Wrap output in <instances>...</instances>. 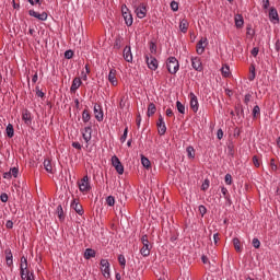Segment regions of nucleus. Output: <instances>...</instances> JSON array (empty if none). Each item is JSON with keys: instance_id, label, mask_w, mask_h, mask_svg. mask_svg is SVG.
I'll list each match as a JSON object with an SVG mask.
<instances>
[{"instance_id": "51", "label": "nucleus", "mask_w": 280, "mask_h": 280, "mask_svg": "<svg viewBox=\"0 0 280 280\" xmlns=\"http://www.w3.org/2000/svg\"><path fill=\"white\" fill-rule=\"evenodd\" d=\"M209 189V179H205V182L201 185V190L207 191Z\"/></svg>"}, {"instance_id": "58", "label": "nucleus", "mask_w": 280, "mask_h": 280, "mask_svg": "<svg viewBox=\"0 0 280 280\" xmlns=\"http://www.w3.org/2000/svg\"><path fill=\"white\" fill-rule=\"evenodd\" d=\"M270 167H271L272 172H277V164L275 163V159L270 160Z\"/></svg>"}, {"instance_id": "28", "label": "nucleus", "mask_w": 280, "mask_h": 280, "mask_svg": "<svg viewBox=\"0 0 280 280\" xmlns=\"http://www.w3.org/2000/svg\"><path fill=\"white\" fill-rule=\"evenodd\" d=\"M5 132L7 137H9V139H12V137H14V126L12 124H9L5 128Z\"/></svg>"}, {"instance_id": "12", "label": "nucleus", "mask_w": 280, "mask_h": 280, "mask_svg": "<svg viewBox=\"0 0 280 280\" xmlns=\"http://www.w3.org/2000/svg\"><path fill=\"white\" fill-rule=\"evenodd\" d=\"M191 66H192V69H195V71H202L203 68H202V61H200V58L199 57H192L191 58Z\"/></svg>"}, {"instance_id": "53", "label": "nucleus", "mask_w": 280, "mask_h": 280, "mask_svg": "<svg viewBox=\"0 0 280 280\" xmlns=\"http://www.w3.org/2000/svg\"><path fill=\"white\" fill-rule=\"evenodd\" d=\"M199 213L202 215V218L205 217V214L207 213V207H205L203 205L199 206Z\"/></svg>"}, {"instance_id": "19", "label": "nucleus", "mask_w": 280, "mask_h": 280, "mask_svg": "<svg viewBox=\"0 0 280 280\" xmlns=\"http://www.w3.org/2000/svg\"><path fill=\"white\" fill-rule=\"evenodd\" d=\"M79 86H82V80L77 77L72 81V85L70 88V93H75V91H78Z\"/></svg>"}, {"instance_id": "23", "label": "nucleus", "mask_w": 280, "mask_h": 280, "mask_svg": "<svg viewBox=\"0 0 280 280\" xmlns=\"http://www.w3.org/2000/svg\"><path fill=\"white\" fill-rule=\"evenodd\" d=\"M203 43H207V38H201L197 43V54H198V56H202V54H205V46H202Z\"/></svg>"}, {"instance_id": "50", "label": "nucleus", "mask_w": 280, "mask_h": 280, "mask_svg": "<svg viewBox=\"0 0 280 280\" xmlns=\"http://www.w3.org/2000/svg\"><path fill=\"white\" fill-rule=\"evenodd\" d=\"M225 183L228 185H233V176H231L229 173L225 175Z\"/></svg>"}, {"instance_id": "39", "label": "nucleus", "mask_w": 280, "mask_h": 280, "mask_svg": "<svg viewBox=\"0 0 280 280\" xmlns=\"http://www.w3.org/2000/svg\"><path fill=\"white\" fill-rule=\"evenodd\" d=\"M118 264H120L121 268H126V257L122 254L118 255Z\"/></svg>"}, {"instance_id": "24", "label": "nucleus", "mask_w": 280, "mask_h": 280, "mask_svg": "<svg viewBox=\"0 0 280 280\" xmlns=\"http://www.w3.org/2000/svg\"><path fill=\"white\" fill-rule=\"evenodd\" d=\"M140 156L143 167H145V170H150V167H152V163L150 162V160L143 154H141Z\"/></svg>"}, {"instance_id": "56", "label": "nucleus", "mask_w": 280, "mask_h": 280, "mask_svg": "<svg viewBox=\"0 0 280 280\" xmlns=\"http://www.w3.org/2000/svg\"><path fill=\"white\" fill-rule=\"evenodd\" d=\"M36 95L37 97H45V92L40 91V89L36 86Z\"/></svg>"}, {"instance_id": "38", "label": "nucleus", "mask_w": 280, "mask_h": 280, "mask_svg": "<svg viewBox=\"0 0 280 280\" xmlns=\"http://www.w3.org/2000/svg\"><path fill=\"white\" fill-rule=\"evenodd\" d=\"M25 270H27V262L20 264V275L21 277H25Z\"/></svg>"}, {"instance_id": "44", "label": "nucleus", "mask_w": 280, "mask_h": 280, "mask_svg": "<svg viewBox=\"0 0 280 280\" xmlns=\"http://www.w3.org/2000/svg\"><path fill=\"white\" fill-rule=\"evenodd\" d=\"M9 172H11V176H13V178H19V167H12Z\"/></svg>"}, {"instance_id": "7", "label": "nucleus", "mask_w": 280, "mask_h": 280, "mask_svg": "<svg viewBox=\"0 0 280 280\" xmlns=\"http://www.w3.org/2000/svg\"><path fill=\"white\" fill-rule=\"evenodd\" d=\"M145 62L151 71H156V69H159V60H156L153 56L149 57L145 55Z\"/></svg>"}, {"instance_id": "31", "label": "nucleus", "mask_w": 280, "mask_h": 280, "mask_svg": "<svg viewBox=\"0 0 280 280\" xmlns=\"http://www.w3.org/2000/svg\"><path fill=\"white\" fill-rule=\"evenodd\" d=\"M233 245H234L236 253H242V243L240 242V238L234 237Z\"/></svg>"}, {"instance_id": "62", "label": "nucleus", "mask_w": 280, "mask_h": 280, "mask_svg": "<svg viewBox=\"0 0 280 280\" xmlns=\"http://www.w3.org/2000/svg\"><path fill=\"white\" fill-rule=\"evenodd\" d=\"M217 137H218L219 140H221L222 137H224V131H222V129H219V130L217 131Z\"/></svg>"}, {"instance_id": "54", "label": "nucleus", "mask_w": 280, "mask_h": 280, "mask_svg": "<svg viewBox=\"0 0 280 280\" xmlns=\"http://www.w3.org/2000/svg\"><path fill=\"white\" fill-rule=\"evenodd\" d=\"M252 56H254V58H257V56L259 55V48L258 47H254L250 51Z\"/></svg>"}, {"instance_id": "32", "label": "nucleus", "mask_w": 280, "mask_h": 280, "mask_svg": "<svg viewBox=\"0 0 280 280\" xmlns=\"http://www.w3.org/2000/svg\"><path fill=\"white\" fill-rule=\"evenodd\" d=\"M82 119L84 124H89V121H91V113H89V109L83 110Z\"/></svg>"}, {"instance_id": "42", "label": "nucleus", "mask_w": 280, "mask_h": 280, "mask_svg": "<svg viewBox=\"0 0 280 280\" xmlns=\"http://www.w3.org/2000/svg\"><path fill=\"white\" fill-rule=\"evenodd\" d=\"M120 163H121V161L119 160V158H117V155H113L112 156V165H113V167H116Z\"/></svg>"}, {"instance_id": "46", "label": "nucleus", "mask_w": 280, "mask_h": 280, "mask_svg": "<svg viewBox=\"0 0 280 280\" xmlns=\"http://www.w3.org/2000/svg\"><path fill=\"white\" fill-rule=\"evenodd\" d=\"M126 139H128V127L125 128L124 133L120 137L121 143H125Z\"/></svg>"}, {"instance_id": "41", "label": "nucleus", "mask_w": 280, "mask_h": 280, "mask_svg": "<svg viewBox=\"0 0 280 280\" xmlns=\"http://www.w3.org/2000/svg\"><path fill=\"white\" fill-rule=\"evenodd\" d=\"M149 49H150V52H151V54H156V49H158L156 43L150 42V43H149Z\"/></svg>"}, {"instance_id": "26", "label": "nucleus", "mask_w": 280, "mask_h": 280, "mask_svg": "<svg viewBox=\"0 0 280 280\" xmlns=\"http://www.w3.org/2000/svg\"><path fill=\"white\" fill-rule=\"evenodd\" d=\"M156 113V105L154 103H150L148 106L147 115L148 117H152Z\"/></svg>"}, {"instance_id": "57", "label": "nucleus", "mask_w": 280, "mask_h": 280, "mask_svg": "<svg viewBox=\"0 0 280 280\" xmlns=\"http://www.w3.org/2000/svg\"><path fill=\"white\" fill-rule=\"evenodd\" d=\"M262 3L264 10H268L270 8V0H262Z\"/></svg>"}, {"instance_id": "3", "label": "nucleus", "mask_w": 280, "mask_h": 280, "mask_svg": "<svg viewBox=\"0 0 280 280\" xmlns=\"http://www.w3.org/2000/svg\"><path fill=\"white\" fill-rule=\"evenodd\" d=\"M141 242L143 244L142 248L140 249L141 256L149 257L152 246H150V241L148 240V235H143L141 237Z\"/></svg>"}, {"instance_id": "22", "label": "nucleus", "mask_w": 280, "mask_h": 280, "mask_svg": "<svg viewBox=\"0 0 280 280\" xmlns=\"http://www.w3.org/2000/svg\"><path fill=\"white\" fill-rule=\"evenodd\" d=\"M179 30L183 34H187V30H189V22L187 19H183L179 23Z\"/></svg>"}, {"instance_id": "61", "label": "nucleus", "mask_w": 280, "mask_h": 280, "mask_svg": "<svg viewBox=\"0 0 280 280\" xmlns=\"http://www.w3.org/2000/svg\"><path fill=\"white\" fill-rule=\"evenodd\" d=\"M5 228L7 229H14V222H12V220H8L5 223Z\"/></svg>"}, {"instance_id": "59", "label": "nucleus", "mask_w": 280, "mask_h": 280, "mask_svg": "<svg viewBox=\"0 0 280 280\" xmlns=\"http://www.w3.org/2000/svg\"><path fill=\"white\" fill-rule=\"evenodd\" d=\"M246 30H247L246 34H247L248 36H254V35H255V31H253V28L250 27V25H248V26L246 27Z\"/></svg>"}, {"instance_id": "60", "label": "nucleus", "mask_w": 280, "mask_h": 280, "mask_svg": "<svg viewBox=\"0 0 280 280\" xmlns=\"http://www.w3.org/2000/svg\"><path fill=\"white\" fill-rule=\"evenodd\" d=\"M0 200H1V202H7V201H8V194L2 192V194L0 195Z\"/></svg>"}, {"instance_id": "49", "label": "nucleus", "mask_w": 280, "mask_h": 280, "mask_svg": "<svg viewBox=\"0 0 280 280\" xmlns=\"http://www.w3.org/2000/svg\"><path fill=\"white\" fill-rule=\"evenodd\" d=\"M171 9L173 10V12H178V2L173 0L171 2Z\"/></svg>"}, {"instance_id": "11", "label": "nucleus", "mask_w": 280, "mask_h": 280, "mask_svg": "<svg viewBox=\"0 0 280 280\" xmlns=\"http://www.w3.org/2000/svg\"><path fill=\"white\" fill-rule=\"evenodd\" d=\"M4 255H5V261H7V266L9 268H12L13 264H14V256H12V249L7 248L4 250Z\"/></svg>"}, {"instance_id": "43", "label": "nucleus", "mask_w": 280, "mask_h": 280, "mask_svg": "<svg viewBox=\"0 0 280 280\" xmlns=\"http://www.w3.org/2000/svg\"><path fill=\"white\" fill-rule=\"evenodd\" d=\"M106 202H107L108 207H115V197L108 196L106 198Z\"/></svg>"}, {"instance_id": "10", "label": "nucleus", "mask_w": 280, "mask_h": 280, "mask_svg": "<svg viewBox=\"0 0 280 280\" xmlns=\"http://www.w3.org/2000/svg\"><path fill=\"white\" fill-rule=\"evenodd\" d=\"M30 16H34V19H38V21H47V12L38 13L34 10L28 11Z\"/></svg>"}, {"instance_id": "6", "label": "nucleus", "mask_w": 280, "mask_h": 280, "mask_svg": "<svg viewBox=\"0 0 280 280\" xmlns=\"http://www.w3.org/2000/svg\"><path fill=\"white\" fill-rule=\"evenodd\" d=\"M79 189L82 192H89L91 191V183H89V175H85L82 179L81 183H79Z\"/></svg>"}, {"instance_id": "4", "label": "nucleus", "mask_w": 280, "mask_h": 280, "mask_svg": "<svg viewBox=\"0 0 280 280\" xmlns=\"http://www.w3.org/2000/svg\"><path fill=\"white\" fill-rule=\"evenodd\" d=\"M101 270L105 279H110V262L106 259L101 260Z\"/></svg>"}, {"instance_id": "9", "label": "nucleus", "mask_w": 280, "mask_h": 280, "mask_svg": "<svg viewBox=\"0 0 280 280\" xmlns=\"http://www.w3.org/2000/svg\"><path fill=\"white\" fill-rule=\"evenodd\" d=\"M269 21H271V23H279V12H277L275 7L269 9Z\"/></svg>"}, {"instance_id": "55", "label": "nucleus", "mask_w": 280, "mask_h": 280, "mask_svg": "<svg viewBox=\"0 0 280 280\" xmlns=\"http://www.w3.org/2000/svg\"><path fill=\"white\" fill-rule=\"evenodd\" d=\"M213 242H214V246H218V243L220 242V233H215L213 235Z\"/></svg>"}, {"instance_id": "18", "label": "nucleus", "mask_w": 280, "mask_h": 280, "mask_svg": "<svg viewBox=\"0 0 280 280\" xmlns=\"http://www.w3.org/2000/svg\"><path fill=\"white\" fill-rule=\"evenodd\" d=\"M190 108L194 113H198V97L194 93H190Z\"/></svg>"}, {"instance_id": "13", "label": "nucleus", "mask_w": 280, "mask_h": 280, "mask_svg": "<svg viewBox=\"0 0 280 280\" xmlns=\"http://www.w3.org/2000/svg\"><path fill=\"white\" fill-rule=\"evenodd\" d=\"M71 209H73L78 215H84V208L80 202L75 201V199L71 202Z\"/></svg>"}, {"instance_id": "25", "label": "nucleus", "mask_w": 280, "mask_h": 280, "mask_svg": "<svg viewBox=\"0 0 280 280\" xmlns=\"http://www.w3.org/2000/svg\"><path fill=\"white\" fill-rule=\"evenodd\" d=\"M234 108L236 116L244 117V107L242 106V103L236 104Z\"/></svg>"}, {"instance_id": "33", "label": "nucleus", "mask_w": 280, "mask_h": 280, "mask_svg": "<svg viewBox=\"0 0 280 280\" xmlns=\"http://www.w3.org/2000/svg\"><path fill=\"white\" fill-rule=\"evenodd\" d=\"M44 167H45L46 172L51 174L54 172V167L51 166V160H45Z\"/></svg>"}, {"instance_id": "40", "label": "nucleus", "mask_w": 280, "mask_h": 280, "mask_svg": "<svg viewBox=\"0 0 280 280\" xmlns=\"http://www.w3.org/2000/svg\"><path fill=\"white\" fill-rule=\"evenodd\" d=\"M221 191H222L223 197L225 198V200H228V202H231V197H229V189H226V187H222Z\"/></svg>"}, {"instance_id": "29", "label": "nucleus", "mask_w": 280, "mask_h": 280, "mask_svg": "<svg viewBox=\"0 0 280 280\" xmlns=\"http://www.w3.org/2000/svg\"><path fill=\"white\" fill-rule=\"evenodd\" d=\"M57 215H58L60 222H65V210L62 209V205H59L57 207Z\"/></svg>"}, {"instance_id": "17", "label": "nucleus", "mask_w": 280, "mask_h": 280, "mask_svg": "<svg viewBox=\"0 0 280 280\" xmlns=\"http://www.w3.org/2000/svg\"><path fill=\"white\" fill-rule=\"evenodd\" d=\"M122 56L126 60V62H132V50L130 46H126L122 51Z\"/></svg>"}, {"instance_id": "5", "label": "nucleus", "mask_w": 280, "mask_h": 280, "mask_svg": "<svg viewBox=\"0 0 280 280\" xmlns=\"http://www.w3.org/2000/svg\"><path fill=\"white\" fill-rule=\"evenodd\" d=\"M158 132L161 137L167 132V127L165 126V120L163 119V115H159V119L156 122Z\"/></svg>"}, {"instance_id": "16", "label": "nucleus", "mask_w": 280, "mask_h": 280, "mask_svg": "<svg viewBox=\"0 0 280 280\" xmlns=\"http://www.w3.org/2000/svg\"><path fill=\"white\" fill-rule=\"evenodd\" d=\"M22 119L26 126H32V113H30L27 109L23 110Z\"/></svg>"}, {"instance_id": "14", "label": "nucleus", "mask_w": 280, "mask_h": 280, "mask_svg": "<svg viewBox=\"0 0 280 280\" xmlns=\"http://www.w3.org/2000/svg\"><path fill=\"white\" fill-rule=\"evenodd\" d=\"M92 132H93V129H92L91 125L83 129L82 137H83L85 143H89V141H91Z\"/></svg>"}, {"instance_id": "48", "label": "nucleus", "mask_w": 280, "mask_h": 280, "mask_svg": "<svg viewBox=\"0 0 280 280\" xmlns=\"http://www.w3.org/2000/svg\"><path fill=\"white\" fill-rule=\"evenodd\" d=\"M65 58L67 60H71V58H73V50H66L65 51Z\"/></svg>"}, {"instance_id": "1", "label": "nucleus", "mask_w": 280, "mask_h": 280, "mask_svg": "<svg viewBox=\"0 0 280 280\" xmlns=\"http://www.w3.org/2000/svg\"><path fill=\"white\" fill-rule=\"evenodd\" d=\"M166 69L168 73H172V75H176V73L178 72V69H180L178 59H176V57H168L166 60Z\"/></svg>"}, {"instance_id": "15", "label": "nucleus", "mask_w": 280, "mask_h": 280, "mask_svg": "<svg viewBox=\"0 0 280 280\" xmlns=\"http://www.w3.org/2000/svg\"><path fill=\"white\" fill-rule=\"evenodd\" d=\"M108 82H110V84L113 86H117V84H118V82H117V70H115V69L109 70Z\"/></svg>"}, {"instance_id": "52", "label": "nucleus", "mask_w": 280, "mask_h": 280, "mask_svg": "<svg viewBox=\"0 0 280 280\" xmlns=\"http://www.w3.org/2000/svg\"><path fill=\"white\" fill-rule=\"evenodd\" d=\"M253 163L255 165V167H260V163H259V158L257 155L253 156Z\"/></svg>"}, {"instance_id": "63", "label": "nucleus", "mask_w": 280, "mask_h": 280, "mask_svg": "<svg viewBox=\"0 0 280 280\" xmlns=\"http://www.w3.org/2000/svg\"><path fill=\"white\" fill-rule=\"evenodd\" d=\"M250 97H253L252 94H246V95H245L244 103H245L246 105H248V102H250Z\"/></svg>"}, {"instance_id": "8", "label": "nucleus", "mask_w": 280, "mask_h": 280, "mask_svg": "<svg viewBox=\"0 0 280 280\" xmlns=\"http://www.w3.org/2000/svg\"><path fill=\"white\" fill-rule=\"evenodd\" d=\"M94 115L95 119H97L98 121H104V110H102V105H94Z\"/></svg>"}, {"instance_id": "45", "label": "nucleus", "mask_w": 280, "mask_h": 280, "mask_svg": "<svg viewBox=\"0 0 280 280\" xmlns=\"http://www.w3.org/2000/svg\"><path fill=\"white\" fill-rule=\"evenodd\" d=\"M114 167H115L117 174H120V175L124 174V164H121V162Z\"/></svg>"}, {"instance_id": "36", "label": "nucleus", "mask_w": 280, "mask_h": 280, "mask_svg": "<svg viewBox=\"0 0 280 280\" xmlns=\"http://www.w3.org/2000/svg\"><path fill=\"white\" fill-rule=\"evenodd\" d=\"M249 77H248V80H249V82H253V80H255V77H256V74H255V65H252L250 67H249Z\"/></svg>"}, {"instance_id": "37", "label": "nucleus", "mask_w": 280, "mask_h": 280, "mask_svg": "<svg viewBox=\"0 0 280 280\" xmlns=\"http://www.w3.org/2000/svg\"><path fill=\"white\" fill-rule=\"evenodd\" d=\"M176 108H177L178 113H180V115H185V105H183V103H180V101L176 102Z\"/></svg>"}, {"instance_id": "27", "label": "nucleus", "mask_w": 280, "mask_h": 280, "mask_svg": "<svg viewBox=\"0 0 280 280\" xmlns=\"http://www.w3.org/2000/svg\"><path fill=\"white\" fill-rule=\"evenodd\" d=\"M96 253L95 249L93 248H86L84 252V258L85 259H91L92 257H95Z\"/></svg>"}, {"instance_id": "47", "label": "nucleus", "mask_w": 280, "mask_h": 280, "mask_svg": "<svg viewBox=\"0 0 280 280\" xmlns=\"http://www.w3.org/2000/svg\"><path fill=\"white\" fill-rule=\"evenodd\" d=\"M252 244L254 248H260L261 242H259V238H253Z\"/></svg>"}, {"instance_id": "2", "label": "nucleus", "mask_w": 280, "mask_h": 280, "mask_svg": "<svg viewBox=\"0 0 280 280\" xmlns=\"http://www.w3.org/2000/svg\"><path fill=\"white\" fill-rule=\"evenodd\" d=\"M121 14L125 20L126 26L131 27L133 20H132V13H130V9L126 4L121 5Z\"/></svg>"}, {"instance_id": "20", "label": "nucleus", "mask_w": 280, "mask_h": 280, "mask_svg": "<svg viewBox=\"0 0 280 280\" xmlns=\"http://www.w3.org/2000/svg\"><path fill=\"white\" fill-rule=\"evenodd\" d=\"M234 21H235V27H237V30H242V27H244V15L236 14L234 16Z\"/></svg>"}, {"instance_id": "34", "label": "nucleus", "mask_w": 280, "mask_h": 280, "mask_svg": "<svg viewBox=\"0 0 280 280\" xmlns=\"http://www.w3.org/2000/svg\"><path fill=\"white\" fill-rule=\"evenodd\" d=\"M186 152L188 159H196V151L194 150V147H187Z\"/></svg>"}, {"instance_id": "35", "label": "nucleus", "mask_w": 280, "mask_h": 280, "mask_svg": "<svg viewBox=\"0 0 280 280\" xmlns=\"http://www.w3.org/2000/svg\"><path fill=\"white\" fill-rule=\"evenodd\" d=\"M261 115V108H259V105L254 106L253 108V117L254 119H257Z\"/></svg>"}, {"instance_id": "30", "label": "nucleus", "mask_w": 280, "mask_h": 280, "mask_svg": "<svg viewBox=\"0 0 280 280\" xmlns=\"http://www.w3.org/2000/svg\"><path fill=\"white\" fill-rule=\"evenodd\" d=\"M221 73L223 75V78H230L231 77V68L229 66H223L221 68Z\"/></svg>"}, {"instance_id": "21", "label": "nucleus", "mask_w": 280, "mask_h": 280, "mask_svg": "<svg viewBox=\"0 0 280 280\" xmlns=\"http://www.w3.org/2000/svg\"><path fill=\"white\" fill-rule=\"evenodd\" d=\"M136 14H137L138 19H145V16L148 14V9L144 5L137 8Z\"/></svg>"}, {"instance_id": "64", "label": "nucleus", "mask_w": 280, "mask_h": 280, "mask_svg": "<svg viewBox=\"0 0 280 280\" xmlns=\"http://www.w3.org/2000/svg\"><path fill=\"white\" fill-rule=\"evenodd\" d=\"M166 117H174V112L172 110V108L166 109Z\"/></svg>"}]
</instances>
